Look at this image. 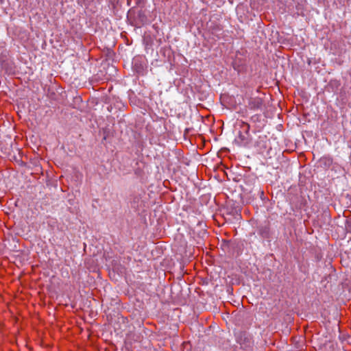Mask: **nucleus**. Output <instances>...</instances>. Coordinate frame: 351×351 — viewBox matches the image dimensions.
<instances>
[{"label": "nucleus", "mask_w": 351, "mask_h": 351, "mask_svg": "<svg viewBox=\"0 0 351 351\" xmlns=\"http://www.w3.org/2000/svg\"><path fill=\"white\" fill-rule=\"evenodd\" d=\"M252 138L250 134L239 132V136L235 139V143L241 147L247 146L251 142Z\"/></svg>", "instance_id": "nucleus-1"}, {"label": "nucleus", "mask_w": 351, "mask_h": 351, "mask_svg": "<svg viewBox=\"0 0 351 351\" xmlns=\"http://www.w3.org/2000/svg\"><path fill=\"white\" fill-rule=\"evenodd\" d=\"M263 106V101L260 97L250 98L248 102V108L250 110H261Z\"/></svg>", "instance_id": "nucleus-2"}, {"label": "nucleus", "mask_w": 351, "mask_h": 351, "mask_svg": "<svg viewBox=\"0 0 351 351\" xmlns=\"http://www.w3.org/2000/svg\"><path fill=\"white\" fill-rule=\"evenodd\" d=\"M90 1H91V0H90V1H89V0H84V5H85L86 6H88V5H89V3H90Z\"/></svg>", "instance_id": "nucleus-4"}, {"label": "nucleus", "mask_w": 351, "mask_h": 351, "mask_svg": "<svg viewBox=\"0 0 351 351\" xmlns=\"http://www.w3.org/2000/svg\"><path fill=\"white\" fill-rule=\"evenodd\" d=\"M241 128L243 130V133L250 134V125L249 123L243 121L241 125Z\"/></svg>", "instance_id": "nucleus-3"}]
</instances>
